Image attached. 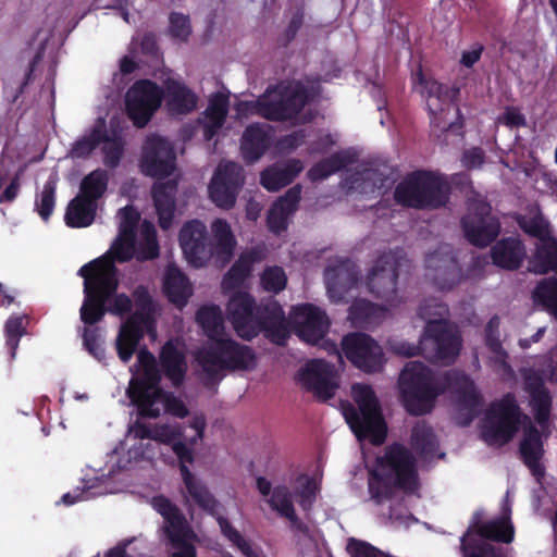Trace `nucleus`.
<instances>
[{"label":"nucleus","instance_id":"5fc2aeb1","mask_svg":"<svg viewBox=\"0 0 557 557\" xmlns=\"http://www.w3.org/2000/svg\"><path fill=\"white\" fill-rule=\"evenodd\" d=\"M55 188H57V178L54 176H52L45 184L42 191L40 193L38 199L36 200L37 212L44 220H48V218L52 213V210L54 207Z\"/></svg>","mask_w":557,"mask_h":557},{"label":"nucleus","instance_id":"f704fd0d","mask_svg":"<svg viewBox=\"0 0 557 557\" xmlns=\"http://www.w3.org/2000/svg\"><path fill=\"white\" fill-rule=\"evenodd\" d=\"M301 170L302 164L299 160H289L285 163L274 164L262 172L261 184L270 191H277L290 184Z\"/></svg>","mask_w":557,"mask_h":557},{"label":"nucleus","instance_id":"79ce46f5","mask_svg":"<svg viewBox=\"0 0 557 557\" xmlns=\"http://www.w3.org/2000/svg\"><path fill=\"white\" fill-rule=\"evenodd\" d=\"M268 125H249L243 134L240 149L244 158L253 162L258 160L268 147Z\"/></svg>","mask_w":557,"mask_h":557},{"label":"nucleus","instance_id":"9d476101","mask_svg":"<svg viewBox=\"0 0 557 557\" xmlns=\"http://www.w3.org/2000/svg\"><path fill=\"white\" fill-rule=\"evenodd\" d=\"M450 184L443 175L417 171L408 175L395 188L397 203L414 209H438L449 199Z\"/></svg>","mask_w":557,"mask_h":557},{"label":"nucleus","instance_id":"4468645a","mask_svg":"<svg viewBox=\"0 0 557 557\" xmlns=\"http://www.w3.org/2000/svg\"><path fill=\"white\" fill-rule=\"evenodd\" d=\"M152 506L163 517L162 530L175 549L172 557H196L194 533L181 509L164 496L153 497Z\"/></svg>","mask_w":557,"mask_h":557},{"label":"nucleus","instance_id":"c03bdc74","mask_svg":"<svg viewBox=\"0 0 557 557\" xmlns=\"http://www.w3.org/2000/svg\"><path fill=\"white\" fill-rule=\"evenodd\" d=\"M411 446L424 459L444 456V454L437 453L438 442L432 428L423 421L418 422L412 429Z\"/></svg>","mask_w":557,"mask_h":557},{"label":"nucleus","instance_id":"de8ad7c7","mask_svg":"<svg viewBox=\"0 0 557 557\" xmlns=\"http://www.w3.org/2000/svg\"><path fill=\"white\" fill-rule=\"evenodd\" d=\"M181 472L185 487L191 499L203 510L213 515L218 506L214 497L210 494L207 487L193 475L186 465L181 467Z\"/></svg>","mask_w":557,"mask_h":557},{"label":"nucleus","instance_id":"dca6fc26","mask_svg":"<svg viewBox=\"0 0 557 557\" xmlns=\"http://www.w3.org/2000/svg\"><path fill=\"white\" fill-rule=\"evenodd\" d=\"M403 262L393 253H385L375 261L367 276V288L374 298L391 306L403 300L398 285Z\"/></svg>","mask_w":557,"mask_h":557},{"label":"nucleus","instance_id":"603ef678","mask_svg":"<svg viewBox=\"0 0 557 557\" xmlns=\"http://www.w3.org/2000/svg\"><path fill=\"white\" fill-rule=\"evenodd\" d=\"M250 265L251 260L247 256H242L224 275L222 289L230 292L239 287L248 276Z\"/></svg>","mask_w":557,"mask_h":557},{"label":"nucleus","instance_id":"37998d69","mask_svg":"<svg viewBox=\"0 0 557 557\" xmlns=\"http://www.w3.org/2000/svg\"><path fill=\"white\" fill-rule=\"evenodd\" d=\"M533 305L549 313L557 321V277L540 280L531 292Z\"/></svg>","mask_w":557,"mask_h":557},{"label":"nucleus","instance_id":"4d7b16f0","mask_svg":"<svg viewBox=\"0 0 557 557\" xmlns=\"http://www.w3.org/2000/svg\"><path fill=\"white\" fill-rule=\"evenodd\" d=\"M286 275L282 268L272 267L263 271L261 275L262 287L271 293L277 294L286 286Z\"/></svg>","mask_w":557,"mask_h":557},{"label":"nucleus","instance_id":"cd10ccee","mask_svg":"<svg viewBox=\"0 0 557 557\" xmlns=\"http://www.w3.org/2000/svg\"><path fill=\"white\" fill-rule=\"evenodd\" d=\"M524 389L530 397V406L534 412L537 423L545 429L552 407V397L545 387L542 375L535 370H525Z\"/></svg>","mask_w":557,"mask_h":557},{"label":"nucleus","instance_id":"f8f14e48","mask_svg":"<svg viewBox=\"0 0 557 557\" xmlns=\"http://www.w3.org/2000/svg\"><path fill=\"white\" fill-rule=\"evenodd\" d=\"M417 78L422 87L421 92L426 97L433 136L441 139L445 133L458 131L461 127L460 113L451 101L449 89L432 78H426L422 72L417 74Z\"/></svg>","mask_w":557,"mask_h":557},{"label":"nucleus","instance_id":"b1692460","mask_svg":"<svg viewBox=\"0 0 557 557\" xmlns=\"http://www.w3.org/2000/svg\"><path fill=\"white\" fill-rule=\"evenodd\" d=\"M298 376L301 385L320 400L332 398L339 386L337 371L322 359L308 361Z\"/></svg>","mask_w":557,"mask_h":557},{"label":"nucleus","instance_id":"13d9d810","mask_svg":"<svg viewBox=\"0 0 557 557\" xmlns=\"http://www.w3.org/2000/svg\"><path fill=\"white\" fill-rule=\"evenodd\" d=\"M140 237L145 243L144 259H153L158 256L159 247L154 225L144 221L140 225Z\"/></svg>","mask_w":557,"mask_h":557},{"label":"nucleus","instance_id":"393cba45","mask_svg":"<svg viewBox=\"0 0 557 557\" xmlns=\"http://www.w3.org/2000/svg\"><path fill=\"white\" fill-rule=\"evenodd\" d=\"M425 262L428 276L440 289L449 290L460 282L461 272L450 246H441Z\"/></svg>","mask_w":557,"mask_h":557},{"label":"nucleus","instance_id":"e2e57ef3","mask_svg":"<svg viewBox=\"0 0 557 557\" xmlns=\"http://www.w3.org/2000/svg\"><path fill=\"white\" fill-rule=\"evenodd\" d=\"M347 550L351 557H388L374 546L355 539L349 540Z\"/></svg>","mask_w":557,"mask_h":557},{"label":"nucleus","instance_id":"f257e3e1","mask_svg":"<svg viewBox=\"0 0 557 557\" xmlns=\"http://www.w3.org/2000/svg\"><path fill=\"white\" fill-rule=\"evenodd\" d=\"M120 233L111 249L102 257L84 265L79 274L85 278V300L81 308V319L86 324L99 322L104 312L124 314L131 311L132 300L124 294L111 296L117 287L114 260L125 262L135 251V233L138 214L132 207L119 211Z\"/></svg>","mask_w":557,"mask_h":557},{"label":"nucleus","instance_id":"2f4dec72","mask_svg":"<svg viewBox=\"0 0 557 557\" xmlns=\"http://www.w3.org/2000/svg\"><path fill=\"white\" fill-rule=\"evenodd\" d=\"M128 436L134 440H153L162 444H170L182 436L178 424H150L136 421L128 428Z\"/></svg>","mask_w":557,"mask_h":557},{"label":"nucleus","instance_id":"aec40b11","mask_svg":"<svg viewBox=\"0 0 557 557\" xmlns=\"http://www.w3.org/2000/svg\"><path fill=\"white\" fill-rule=\"evenodd\" d=\"M180 245L187 262L194 268L206 265L214 249L207 226L200 220L186 222L180 231Z\"/></svg>","mask_w":557,"mask_h":557},{"label":"nucleus","instance_id":"2eb2a0df","mask_svg":"<svg viewBox=\"0 0 557 557\" xmlns=\"http://www.w3.org/2000/svg\"><path fill=\"white\" fill-rule=\"evenodd\" d=\"M519 409L511 396L504 397L487 410L483 425L482 438L490 446H503L518 430Z\"/></svg>","mask_w":557,"mask_h":557},{"label":"nucleus","instance_id":"1a4fd4ad","mask_svg":"<svg viewBox=\"0 0 557 557\" xmlns=\"http://www.w3.org/2000/svg\"><path fill=\"white\" fill-rule=\"evenodd\" d=\"M196 360L209 383L221 381L227 372L256 368L253 350L230 337L219 338L199 349Z\"/></svg>","mask_w":557,"mask_h":557},{"label":"nucleus","instance_id":"39448f33","mask_svg":"<svg viewBox=\"0 0 557 557\" xmlns=\"http://www.w3.org/2000/svg\"><path fill=\"white\" fill-rule=\"evenodd\" d=\"M368 487L371 499L377 505L392 499L398 488L413 493L418 488V476L410 451L398 444L387 447L377 458V467L370 472Z\"/></svg>","mask_w":557,"mask_h":557},{"label":"nucleus","instance_id":"6e6d98bb","mask_svg":"<svg viewBox=\"0 0 557 557\" xmlns=\"http://www.w3.org/2000/svg\"><path fill=\"white\" fill-rule=\"evenodd\" d=\"M27 319L26 315L14 317L7 321L5 333L7 344L11 349V357H15L16 349L18 347L20 337L26 333L24 321Z\"/></svg>","mask_w":557,"mask_h":557},{"label":"nucleus","instance_id":"9b49d317","mask_svg":"<svg viewBox=\"0 0 557 557\" xmlns=\"http://www.w3.org/2000/svg\"><path fill=\"white\" fill-rule=\"evenodd\" d=\"M512 539L513 528L508 519L481 523L480 515L475 513L472 524L460 540L461 550L465 557H507L502 547L490 541L510 543Z\"/></svg>","mask_w":557,"mask_h":557},{"label":"nucleus","instance_id":"58836bf2","mask_svg":"<svg viewBox=\"0 0 557 557\" xmlns=\"http://www.w3.org/2000/svg\"><path fill=\"white\" fill-rule=\"evenodd\" d=\"M268 504L273 510L277 511L280 516L288 519L292 529L305 535L309 534V528L296 516L293 505V495L286 486H275L271 497L268 499Z\"/></svg>","mask_w":557,"mask_h":557},{"label":"nucleus","instance_id":"6e6552de","mask_svg":"<svg viewBox=\"0 0 557 557\" xmlns=\"http://www.w3.org/2000/svg\"><path fill=\"white\" fill-rule=\"evenodd\" d=\"M307 88L299 82L281 83L269 87L256 101H242L236 111L240 115H260L269 121L294 120L308 101Z\"/></svg>","mask_w":557,"mask_h":557},{"label":"nucleus","instance_id":"338daca9","mask_svg":"<svg viewBox=\"0 0 557 557\" xmlns=\"http://www.w3.org/2000/svg\"><path fill=\"white\" fill-rule=\"evenodd\" d=\"M317 484L313 480L305 478L301 488L298 491L300 497V506L304 509H309L315 498Z\"/></svg>","mask_w":557,"mask_h":557},{"label":"nucleus","instance_id":"680f3d73","mask_svg":"<svg viewBox=\"0 0 557 557\" xmlns=\"http://www.w3.org/2000/svg\"><path fill=\"white\" fill-rule=\"evenodd\" d=\"M170 34L173 38L186 41L191 34L188 16L181 13H172L170 16Z\"/></svg>","mask_w":557,"mask_h":557},{"label":"nucleus","instance_id":"f03ea898","mask_svg":"<svg viewBox=\"0 0 557 557\" xmlns=\"http://www.w3.org/2000/svg\"><path fill=\"white\" fill-rule=\"evenodd\" d=\"M399 389L406 410L412 416H422L432 411L435 399L446 389L459 397V411L465 416L462 425H468L480 407V395L473 382L465 373L450 370L442 376H435L420 361H409L399 375Z\"/></svg>","mask_w":557,"mask_h":557},{"label":"nucleus","instance_id":"5701e85b","mask_svg":"<svg viewBox=\"0 0 557 557\" xmlns=\"http://www.w3.org/2000/svg\"><path fill=\"white\" fill-rule=\"evenodd\" d=\"M176 156L173 145L160 136H150L143 147L141 172L151 177H166L175 170Z\"/></svg>","mask_w":557,"mask_h":557},{"label":"nucleus","instance_id":"3c124183","mask_svg":"<svg viewBox=\"0 0 557 557\" xmlns=\"http://www.w3.org/2000/svg\"><path fill=\"white\" fill-rule=\"evenodd\" d=\"M350 162V158L347 153H335L310 169L308 176L312 181H319L326 178L331 174L342 170Z\"/></svg>","mask_w":557,"mask_h":557},{"label":"nucleus","instance_id":"a878e982","mask_svg":"<svg viewBox=\"0 0 557 557\" xmlns=\"http://www.w3.org/2000/svg\"><path fill=\"white\" fill-rule=\"evenodd\" d=\"M392 169L386 164L367 166L347 178L348 191L377 198L381 190L392 181Z\"/></svg>","mask_w":557,"mask_h":557},{"label":"nucleus","instance_id":"c85d7f7f","mask_svg":"<svg viewBox=\"0 0 557 557\" xmlns=\"http://www.w3.org/2000/svg\"><path fill=\"white\" fill-rule=\"evenodd\" d=\"M163 95L166 107L172 115H185L197 108L198 97L184 83L168 78L164 82Z\"/></svg>","mask_w":557,"mask_h":557},{"label":"nucleus","instance_id":"412c9836","mask_svg":"<svg viewBox=\"0 0 557 557\" xmlns=\"http://www.w3.org/2000/svg\"><path fill=\"white\" fill-rule=\"evenodd\" d=\"M243 184V168L235 162H221L209 185L210 199L219 208L228 210L234 207Z\"/></svg>","mask_w":557,"mask_h":557},{"label":"nucleus","instance_id":"72a5a7b5","mask_svg":"<svg viewBox=\"0 0 557 557\" xmlns=\"http://www.w3.org/2000/svg\"><path fill=\"white\" fill-rule=\"evenodd\" d=\"M491 252L493 262L507 270L518 269L527 255L524 245L516 238L499 240Z\"/></svg>","mask_w":557,"mask_h":557},{"label":"nucleus","instance_id":"0eeeda50","mask_svg":"<svg viewBox=\"0 0 557 557\" xmlns=\"http://www.w3.org/2000/svg\"><path fill=\"white\" fill-rule=\"evenodd\" d=\"M351 396L355 404L343 401L341 405L346 422L358 441L381 445L387 426L374 391L367 384L357 383L351 386Z\"/></svg>","mask_w":557,"mask_h":557},{"label":"nucleus","instance_id":"bf43d9fd","mask_svg":"<svg viewBox=\"0 0 557 557\" xmlns=\"http://www.w3.org/2000/svg\"><path fill=\"white\" fill-rule=\"evenodd\" d=\"M382 516L385 519V523H389L394 527L408 525L414 520L413 516L401 502L393 503L389 506L388 513H382Z\"/></svg>","mask_w":557,"mask_h":557},{"label":"nucleus","instance_id":"4c0bfd02","mask_svg":"<svg viewBox=\"0 0 557 557\" xmlns=\"http://www.w3.org/2000/svg\"><path fill=\"white\" fill-rule=\"evenodd\" d=\"M211 233L214 257L222 264L230 262L236 246L231 225L223 219H215L211 224Z\"/></svg>","mask_w":557,"mask_h":557},{"label":"nucleus","instance_id":"7ed1b4c3","mask_svg":"<svg viewBox=\"0 0 557 557\" xmlns=\"http://www.w3.org/2000/svg\"><path fill=\"white\" fill-rule=\"evenodd\" d=\"M226 315L237 335L247 341L263 332L270 341L283 345L289 336L284 311L275 300L257 305L248 293L236 292L228 299Z\"/></svg>","mask_w":557,"mask_h":557},{"label":"nucleus","instance_id":"6ab92c4d","mask_svg":"<svg viewBox=\"0 0 557 557\" xmlns=\"http://www.w3.org/2000/svg\"><path fill=\"white\" fill-rule=\"evenodd\" d=\"M346 358L366 373L382 371L385 357L382 347L364 333H350L342 339Z\"/></svg>","mask_w":557,"mask_h":557},{"label":"nucleus","instance_id":"49530a36","mask_svg":"<svg viewBox=\"0 0 557 557\" xmlns=\"http://www.w3.org/2000/svg\"><path fill=\"white\" fill-rule=\"evenodd\" d=\"M97 203L85 199L83 196H76L67 206L65 221L72 227H85L90 225L96 215Z\"/></svg>","mask_w":557,"mask_h":557},{"label":"nucleus","instance_id":"423d86ee","mask_svg":"<svg viewBox=\"0 0 557 557\" xmlns=\"http://www.w3.org/2000/svg\"><path fill=\"white\" fill-rule=\"evenodd\" d=\"M447 313V306L435 298L423 300L418 309L419 317L426 321L421 335L423 356L445 366L455 361L461 348L458 332L445 320Z\"/></svg>","mask_w":557,"mask_h":557},{"label":"nucleus","instance_id":"bb28decb","mask_svg":"<svg viewBox=\"0 0 557 557\" xmlns=\"http://www.w3.org/2000/svg\"><path fill=\"white\" fill-rule=\"evenodd\" d=\"M326 289L333 302L345 300L346 294L358 283L357 267L350 261H338L324 271Z\"/></svg>","mask_w":557,"mask_h":557},{"label":"nucleus","instance_id":"e433bc0d","mask_svg":"<svg viewBox=\"0 0 557 557\" xmlns=\"http://www.w3.org/2000/svg\"><path fill=\"white\" fill-rule=\"evenodd\" d=\"M160 361L165 376L174 386H178L184 380L187 364L183 351L173 341L166 342L162 347Z\"/></svg>","mask_w":557,"mask_h":557},{"label":"nucleus","instance_id":"a211bd4d","mask_svg":"<svg viewBox=\"0 0 557 557\" xmlns=\"http://www.w3.org/2000/svg\"><path fill=\"white\" fill-rule=\"evenodd\" d=\"M465 237L474 246L486 247L499 234V223L483 199L469 198L467 214L461 219Z\"/></svg>","mask_w":557,"mask_h":557},{"label":"nucleus","instance_id":"052dcab7","mask_svg":"<svg viewBox=\"0 0 557 557\" xmlns=\"http://www.w3.org/2000/svg\"><path fill=\"white\" fill-rule=\"evenodd\" d=\"M102 151L104 153L103 162L107 166L115 168L123 154V143L120 138H102Z\"/></svg>","mask_w":557,"mask_h":557},{"label":"nucleus","instance_id":"473e14b6","mask_svg":"<svg viewBox=\"0 0 557 557\" xmlns=\"http://www.w3.org/2000/svg\"><path fill=\"white\" fill-rule=\"evenodd\" d=\"M520 453L524 463L537 479L544 475V467L540 460L544 454L540 432L534 426L524 430L523 440L520 444Z\"/></svg>","mask_w":557,"mask_h":557},{"label":"nucleus","instance_id":"ddd939ff","mask_svg":"<svg viewBox=\"0 0 557 557\" xmlns=\"http://www.w3.org/2000/svg\"><path fill=\"white\" fill-rule=\"evenodd\" d=\"M133 296L140 312L133 314L122 323L115 339V348L123 362L129 361L136 351L138 343L144 336V327L149 323L148 315L154 310L151 296L144 286H138Z\"/></svg>","mask_w":557,"mask_h":557},{"label":"nucleus","instance_id":"4be33fe9","mask_svg":"<svg viewBox=\"0 0 557 557\" xmlns=\"http://www.w3.org/2000/svg\"><path fill=\"white\" fill-rule=\"evenodd\" d=\"M162 97L163 90L148 79L138 81L128 89L126 110L136 126L144 127L149 122Z\"/></svg>","mask_w":557,"mask_h":557},{"label":"nucleus","instance_id":"0e129e2a","mask_svg":"<svg viewBox=\"0 0 557 557\" xmlns=\"http://www.w3.org/2000/svg\"><path fill=\"white\" fill-rule=\"evenodd\" d=\"M301 187L299 185H295L289 188L286 194L278 198V200L274 203L275 207H280L283 212L290 215L296 209L297 205L300 200Z\"/></svg>","mask_w":557,"mask_h":557},{"label":"nucleus","instance_id":"7c9ffc66","mask_svg":"<svg viewBox=\"0 0 557 557\" xmlns=\"http://www.w3.org/2000/svg\"><path fill=\"white\" fill-rule=\"evenodd\" d=\"M228 112V98L223 94L214 95L208 108L198 119L202 127L203 137L210 140L222 128Z\"/></svg>","mask_w":557,"mask_h":557},{"label":"nucleus","instance_id":"f3484780","mask_svg":"<svg viewBox=\"0 0 557 557\" xmlns=\"http://www.w3.org/2000/svg\"><path fill=\"white\" fill-rule=\"evenodd\" d=\"M286 322L287 325L290 323L295 327L298 336L305 342L317 345L322 341L323 348L329 354H334L341 363L343 362L342 355L336 345L323 341L330 326L329 318L324 311L308 304L297 306L293 308L289 313V321L286 320Z\"/></svg>","mask_w":557,"mask_h":557},{"label":"nucleus","instance_id":"8fccbe9b","mask_svg":"<svg viewBox=\"0 0 557 557\" xmlns=\"http://www.w3.org/2000/svg\"><path fill=\"white\" fill-rule=\"evenodd\" d=\"M108 174L103 170H95L89 173L81 183V193L85 199L95 201L103 196L107 190Z\"/></svg>","mask_w":557,"mask_h":557},{"label":"nucleus","instance_id":"c9c22d12","mask_svg":"<svg viewBox=\"0 0 557 557\" xmlns=\"http://www.w3.org/2000/svg\"><path fill=\"white\" fill-rule=\"evenodd\" d=\"M528 271L537 275L557 272L556 238H546L535 244V252L529 260Z\"/></svg>","mask_w":557,"mask_h":557},{"label":"nucleus","instance_id":"c756f323","mask_svg":"<svg viewBox=\"0 0 557 557\" xmlns=\"http://www.w3.org/2000/svg\"><path fill=\"white\" fill-rule=\"evenodd\" d=\"M177 182L169 180L164 183H156L152 187L154 207L159 216V224L163 230L170 227L175 211V195Z\"/></svg>","mask_w":557,"mask_h":557},{"label":"nucleus","instance_id":"a18cd8bd","mask_svg":"<svg viewBox=\"0 0 557 557\" xmlns=\"http://www.w3.org/2000/svg\"><path fill=\"white\" fill-rule=\"evenodd\" d=\"M383 317L381 307L366 300L358 299L349 308L348 319L356 327L370 329L377 325Z\"/></svg>","mask_w":557,"mask_h":557},{"label":"nucleus","instance_id":"09e8293b","mask_svg":"<svg viewBox=\"0 0 557 557\" xmlns=\"http://www.w3.org/2000/svg\"><path fill=\"white\" fill-rule=\"evenodd\" d=\"M196 320L212 342L224 338V320L218 306H203L196 314Z\"/></svg>","mask_w":557,"mask_h":557},{"label":"nucleus","instance_id":"864d4df0","mask_svg":"<svg viewBox=\"0 0 557 557\" xmlns=\"http://www.w3.org/2000/svg\"><path fill=\"white\" fill-rule=\"evenodd\" d=\"M103 132L100 126H96L90 134L75 141L69 156L73 159L87 158L91 151L102 143Z\"/></svg>","mask_w":557,"mask_h":557},{"label":"nucleus","instance_id":"774afa93","mask_svg":"<svg viewBox=\"0 0 557 557\" xmlns=\"http://www.w3.org/2000/svg\"><path fill=\"white\" fill-rule=\"evenodd\" d=\"M305 12L302 8H298L293 14L284 34V44H289L297 35L304 24Z\"/></svg>","mask_w":557,"mask_h":557},{"label":"nucleus","instance_id":"ea45409f","mask_svg":"<svg viewBox=\"0 0 557 557\" xmlns=\"http://www.w3.org/2000/svg\"><path fill=\"white\" fill-rule=\"evenodd\" d=\"M163 288L170 301L178 307L184 306L191 295L188 278L175 264L168 267L163 278Z\"/></svg>","mask_w":557,"mask_h":557},{"label":"nucleus","instance_id":"20e7f679","mask_svg":"<svg viewBox=\"0 0 557 557\" xmlns=\"http://www.w3.org/2000/svg\"><path fill=\"white\" fill-rule=\"evenodd\" d=\"M137 361L141 377L131 380L127 395L138 408L139 414L158 418L162 411H166L178 418L186 417L188 409L184 403L157 386L161 379V372L154 356L147 349H140Z\"/></svg>","mask_w":557,"mask_h":557},{"label":"nucleus","instance_id":"69168bd1","mask_svg":"<svg viewBox=\"0 0 557 557\" xmlns=\"http://www.w3.org/2000/svg\"><path fill=\"white\" fill-rule=\"evenodd\" d=\"M97 331V329H84V346L95 358L102 360L104 357V350L99 342V335Z\"/></svg>","mask_w":557,"mask_h":557},{"label":"nucleus","instance_id":"a19ab883","mask_svg":"<svg viewBox=\"0 0 557 557\" xmlns=\"http://www.w3.org/2000/svg\"><path fill=\"white\" fill-rule=\"evenodd\" d=\"M500 320L498 317H493L487 322L484 330V342L485 346L490 351V362L497 370H508L509 364L507 362L508 354L503 347L499 334Z\"/></svg>","mask_w":557,"mask_h":557}]
</instances>
